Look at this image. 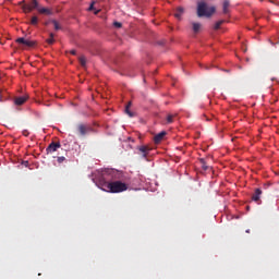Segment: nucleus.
<instances>
[{"label":"nucleus","mask_w":279,"mask_h":279,"mask_svg":"<svg viewBox=\"0 0 279 279\" xmlns=\"http://www.w3.org/2000/svg\"><path fill=\"white\" fill-rule=\"evenodd\" d=\"M23 3H25V1L19 2V5H22Z\"/></svg>","instance_id":"7c9ffc66"},{"label":"nucleus","mask_w":279,"mask_h":279,"mask_svg":"<svg viewBox=\"0 0 279 279\" xmlns=\"http://www.w3.org/2000/svg\"><path fill=\"white\" fill-rule=\"evenodd\" d=\"M27 39L23 38V37H20L15 40V43H17L19 45H24V43L26 41Z\"/></svg>","instance_id":"b1692460"},{"label":"nucleus","mask_w":279,"mask_h":279,"mask_svg":"<svg viewBox=\"0 0 279 279\" xmlns=\"http://www.w3.org/2000/svg\"><path fill=\"white\" fill-rule=\"evenodd\" d=\"M27 39L23 38V37H20L15 40V43H17L19 45H24V43L26 41Z\"/></svg>","instance_id":"4be33fe9"},{"label":"nucleus","mask_w":279,"mask_h":279,"mask_svg":"<svg viewBox=\"0 0 279 279\" xmlns=\"http://www.w3.org/2000/svg\"><path fill=\"white\" fill-rule=\"evenodd\" d=\"M54 35L52 34V33H50V37H49V39H46V43H48L49 45H53V43H54Z\"/></svg>","instance_id":"6ab92c4d"},{"label":"nucleus","mask_w":279,"mask_h":279,"mask_svg":"<svg viewBox=\"0 0 279 279\" xmlns=\"http://www.w3.org/2000/svg\"><path fill=\"white\" fill-rule=\"evenodd\" d=\"M113 26L116 28H121L122 27V23L121 22H113Z\"/></svg>","instance_id":"a878e982"},{"label":"nucleus","mask_w":279,"mask_h":279,"mask_svg":"<svg viewBox=\"0 0 279 279\" xmlns=\"http://www.w3.org/2000/svg\"><path fill=\"white\" fill-rule=\"evenodd\" d=\"M184 9L183 8H178L177 13H174V17L178 20H181V16L183 15Z\"/></svg>","instance_id":"4468645a"},{"label":"nucleus","mask_w":279,"mask_h":279,"mask_svg":"<svg viewBox=\"0 0 279 279\" xmlns=\"http://www.w3.org/2000/svg\"><path fill=\"white\" fill-rule=\"evenodd\" d=\"M202 29V24L194 22L193 23V32L194 34H197Z\"/></svg>","instance_id":"2eb2a0df"},{"label":"nucleus","mask_w":279,"mask_h":279,"mask_svg":"<svg viewBox=\"0 0 279 279\" xmlns=\"http://www.w3.org/2000/svg\"><path fill=\"white\" fill-rule=\"evenodd\" d=\"M22 134H23V136H25V137H27V136L31 135L29 131H27V130H24V131L22 132Z\"/></svg>","instance_id":"c85d7f7f"},{"label":"nucleus","mask_w":279,"mask_h":279,"mask_svg":"<svg viewBox=\"0 0 279 279\" xmlns=\"http://www.w3.org/2000/svg\"><path fill=\"white\" fill-rule=\"evenodd\" d=\"M51 24H53V27L56 31H59L60 29V26H59V23L57 21H51Z\"/></svg>","instance_id":"393cba45"},{"label":"nucleus","mask_w":279,"mask_h":279,"mask_svg":"<svg viewBox=\"0 0 279 279\" xmlns=\"http://www.w3.org/2000/svg\"><path fill=\"white\" fill-rule=\"evenodd\" d=\"M94 5H95V3L93 2V3L90 4V7H88V11H93V10H94Z\"/></svg>","instance_id":"c756f323"},{"label":"nucleus","mask_w":279,"mask_h":279,"mask_svg":"<svg viewBox=\"0 0 279 279\" xmlns=\"http://www.w3.org/2000/svg\"><path fill=\"white\" fill-rule=\"evenodd\" d=\"M27 39L23 38V37H20L15 40V43H17L19 45H24V43L26 41Z\"/></svg>","instance_id":"5701e85b"},{"label":"nucleus","mask_w":279,"mask_h":279,"mask_svg":"<svg viewBox=\"0 0 279 279\" xmlns=\"http://www.w3.org/2000/svg\"><path fill=\"white\" fill-rule=\"evenodd\" d=\"M29 24H32L34 26L38 25V17L37 16H33L32 21L29 22Z\"/></svg>","instance_id":"aec40b11"},{"label":"nucleus","mask_w":279,"mask_h":279,"mask_svg":"<svg viewBox=\"0 0 279 279\" xmlns=\"http://www.w3.org/2000/svg\"><path fill=\"white\" fill-rule=\"evenodd\" d=\"M130 107H132V102L126 104L125 106V114H129L130 118H134V112L130 110Z\"/></svg>","instance_id":"f8f14e48"},{"label":"nucleus","mask_w":279,"mask_h":279,"mask_svg":"<svg viewBox=\"0 0 279 279\" xmlns=\"http://www.w3.org/2000/svg\"><path fill=\"white\" fill-rule=\"evenodd\" d=\"M229 8H230L229 0H225V2H222V13L229 14Z\"/></svg>","instance_id":"9b49d317"},{"label":"nucleus","mask_w":279,"mask_h":279,"mask_svg":"<svg viewBox=\"0 0 279 279\" xmlns=\"http://www.w3.org/2000/svg\"><path fill=\"white\" fill-rule=\"evenodd\" d=\"M62 149L65 150V151H70V145L69 144H63Z\"/></svg>","instance_id":"bb28decb"},{"label":"nucleus","mask_w":279,"mask_h":279,"mask_svg":"<svg viewBox=\"0 0 279 279\" xmlns=\"http://www.w3.org/2000/svg\"><path fill=\"white\" fill-rule=\"evenodd\" d=\"M263 195V191L260 187H257L254 190V193L252 195V201L255 202V203H258L260 204V197Z\"/></svg>","instance_id":"423d86ee"},{"label":"nucleus","mask_w":279,"mask_h":279,"mask_svg":"<svg viewBox=\"0 0 279 279\" xmlns=\"http://www.w3.org/2000/svg\"><path fill=\"white\" fill-rule=\"evenodd\" d=\"M246 233H247V234H250V233H251V231H250V230H246Z\"/></svg>","instance_id":"72a5a7b5"},{"label":"nucleus","mask_w":279,"mask_h":279,"mask_svg":"<svg viewBox=\"0 0 279 279\" xmlns=\"http://www.w3.org/2000/svg\"><path fill=\"white\" fill-rule=\"evenodd\" d=\"M173 118H175V116H172V114L167 116V123L171 124L173 122Z\"/></svg>","instance_id":"412c9836"},{"label":"nucleus","mask_w":279,"mask_h":279,"mask_svg":"<svg viewBox=\"0 0 279 279\" xmlns=\"http://www.w3.org/2000/svg\"><path fill=\"white\" fill-rule=\"evenodd\" d=\"M0 101H3V97L0 96Z\"/></svg>","instance_id":"473e14b6"},{"label":"nucleus","mask_w":279,"mask_h":279,"mask_svg":"<svg viewBox=\"0 0 279 279\" xmlns=\"http://www.w3.org/2000/svg\"><path fill=\"white\" fill-rule=\"evenodd\" d=\"M40 8V3L38 0H31L28 4H23L22 9L24 13L33 12L34 10H38Z\"/></svg>","instance_id":"7ed1b4c3"},{"label":"nucleus","mask_w":279,"mask_h":279,"mask_svg":"<svg viewBox=\"0 0 279 279\" xmlns=\"http://www.w3.org/2000/svg\"><path fill=\"white\" fill-rule=\"evenodd\" d=\"M29 99L28 95L16 97L13 102L15 106H23Z\"/></svg>","instance_id":"0eeeda50"},{"label":"nucleus","mask_w":279,"mask_h":279,"mask_svg":"<svg viewBox=\"0 0 279 279\" xmlns=\"http://www.w3.org/2000/svg\"><path fill=\"white\" fill-rule=\"evenodd\" d=\"M142 155V157L146 158L149 155L150 148L148 146H140V148H137Z\"/></svg>","instance_id":"6e6552de"},{"label":"nucleus","mask_w":279,"mask_h":279,"mask_svg":"<svg viewBox=\"0 0 279 279\" xmlns=\"http://www.w3.org/2000/svg\"><path fill=\"white\" fill-rule=\"evenodd\" d=\"M37 11L39 12V14L52 15V11L47 8L39 7Z\"/></svg>","instance_id":"9d476101"},{"label":"nucleus","mask_w":279,"mask_h":279,"mask_svg":"<svg viewBox=\"0 0 279 279\" xmlns=\"http://www.w3.org/2000/svg\"><path fill=\"white\" fill-rule=\"evenodd\" d=\"M167 135V133L165 131H162L161 133H158L154 141H155V144L158 145L161 143V141L165 138V136Z\"/></svg>","instance_id":"1a4fd4ad"},{"label":"nucleus","mask_w":279,"mask_h":279,"mask_svg":"<svg viewBox=\"0 0 279 279\" xmlns=\"http://www.w3.org/2000/svg\"><path fill=\"white\" fill-rule=\"evenodd\" d=\"M225 24V20H221L219 22H216L215 26H214V29L215 31H218L220 29V26Z\"/></svg>","instance_id":"f3484780"},{"label":"nucleus","mask_w":279,"mask_h":279,"mask_svg":"<svg viewBox=\"0 0 279 279\" xmlns=\"http://www.w3.org/2000/svg\"><path fill=\"white\" fill-rule=\"evenodd\" d=\"M78 63L84 68L86 65V58L84 56L78 57Z\"/></svg>","instance_id":"a211bd4d"},{"label":"nucleus","mask_w":279,"mask_h":279,"mask_svg":"<svg viewBox=\"0 0 279 279\" xmlns=\"http://www.w3.org/2000/svg\"><path fill=\"white\" fill-rule=\"evenodd\" d=\"M63 161H65V158L63 156L57 158V162L63 163Z\"/></svg>","instance_id":"cd10ccee"},{"label":"nucleus","mask_w":279,"mask_h":279,"mask_svg":"<svg viewBox=\"0 0 279 279\" xmlns=\"http://www.w3.org/2000/svg\"><path fill=\"white\" fill-rule=\"evenodd\" d=\"M117 172L114 171H102L101 174H98L96 178V183L99 187H107V192L112 194H119L124 191H128V184L123 183L119 180L108 181L106 178L107 174H112V178L114 177Z\"/></svg>","instance_id":"f257e3e1"},{"label":"nucleus","mask_w":279,"mask_h":279,"mask_svg":"<svg viewBox=\"0 0 279 279\" xmlns=\"http://www.w3.org/2000/svg\"><path fill=\"white\" fill-rule=\"evenodd\" d=\"M216 11L217 9H215V7H208L204 1L196 4V16L198 17H210Z\"/></svg>","instance_id":"f03ea898"},{"label":"nucleus","mask_w":279,"mask_h":279,"mask_svg":"<svg viewBox=\"0 0 279 279\" xmlns=\"http://www.w3.org/2000/svg\"><path fill=\"white\" fill-rule=\"evenodd\" d=\"M98 13H99V11L95 12V14H98Z\"/></svg>","instance_id":"f704fd0d"},{"label":"nucleus","mask_w":279,"mask_h":279,"mask_svg":"<svg viewBox=\"0 0 279 279\" xmlns=\"http://www.w3.org/2000/svg\"><path fill=\"white\" fill-rule=\"evenodd\" d=\"M62 145L59 142H51L48 147H46V154L51 155L57 153Z\"/></svg>","instance_id":"39448f33"},{"label":"nucleus","mask_w":279,"mask_h":279,"mask_svg":"<svg viewBox=\"0 0 279 279\" xmlns=\"http://www.w3.org/2000/svg\"><path fill=\"white\" fill-rule=\"evenodd\" d=\"M75 132L78 136H86L92 132V128L89 124H78L75 128Z\"/></svg>","instance_id":"20e7f679"},{"label":"nucleus","mask_w":279,"mask_h":279,"mask_svg":"<svg viewBox=\"0 0 279 279\" xmlns=\"http://www.w3.org/2000/svg\"><path fill=\"white\" fill-rule=\"evenodd\" d=\"M71 54H75V51H74V50H71Z\"/></svg>","instance_id":"2f4dec72"},{"label":"nucleus","mask_w":279,"mask_h":279,"mask_svg":"<svg viewBox=\"0 0 279 279\" xmlns=\"http://www.w3.org/2000/svg\"><path fill=\"white\" fill-rule=\"evenodd\" d=\"M24 47H29V48H32V47H35L36 46V41H33V40H27L26 39V41L24 43V44H22Z\"/></svg>","instance_id":"dca6fc26"},{"label":"nucleus","mask_w":279,"mask_h":279,"mask_svg":"<svg viewBox=\"0 0 279 279\" xmlns=\"http://www.w3.org/2000/svg\"><path fill=\"white\" fill-rule=\"evenodd\" d=\"M199 163H201V168H203L204 171L209 170V167H208V165H207V162L205 161L204 158L199 159Z\"/></svg>","instance_id":"ddd939ff"}]
</instances>
